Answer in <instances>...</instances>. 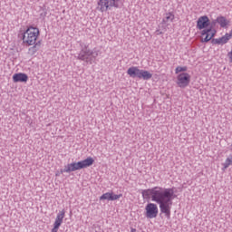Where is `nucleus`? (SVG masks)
I'll use <instances>...</instances> for the list:
<instances>
[{
  "mask_svg": "<svg viewBox=\"0 0 232 232\" xmlns=\"http://www.w3.org/2000/svg\"><path fill=\"white\" fill-rule=\"evenodd\" d=\"M127 73L130 75V77H138V79H143L144 81H150V79L153 77V74L149 71L140 70L136 66L130 67Z\"/></svg>",
  "mask_w": 232,
  "mask_h": 232,
  "instance_id": "5",
  "label": "nucleus"
},
{
  "mask_svg": "<svg viewBox=\"0 0 232 232\" xmlns=\"http://www.w3.org/2000/svg\"><path fill=\"white\" fill-rule=\"evenodd\" d=\"M59 175H61V170H60V172L55 173V177H59Z\"/></svg>",
  "mask_w": 232,
  "mask_h": 232,
  "instance_id": "19",
  "label": "nucleus"
},
{
  "mask_svg": "<svg viewBox=\"0 0 232 232\" xmlns=\"http://www.w3.org/2000/svg\"><path fill=\"white\" fill-rule=\"evenodd\" d=\"M175 21V14L173 12L166 13L162 18V24H165V26H169L170 23H173Z\"/></svg>",
  "mask_w": 232,
  "mask_h": 232,
  "instance_id": "13",
  "label": "nucleus"
},
{
  "mask_svg": "<svg viewBox=\"0 0 232 232\" xmlns=\"http://www.w3.org/2000/svg\"><path fill=\"white\" fill-rule=\"evenodd\" d=\"M222 170L226 171V169H227V168H229V166H232V156H228L225 162L222 163Z\"/></svg>",
  "mask_w": 232,
  "mask_h": 232,
  "instance_id": "16",
  "label": "nucleus"
},
{
  "mask_svg": "<svg viewBox=\"0 0 232 232\" xmlns=\"http://www.w3.org/2000/svg\"><path fill=\"white\" fill-rule=\"evenodd\" d=\"M198 30H201V42L209 43L215 35H217V30L211 26V20L208 15L200 16L197 21Z\"/></svg>",
  "mask_w": 232,
  "mask_h": 232,
  "instance_id": "2",
  "label": "nucleus"
},
{
  "mask_svg": "<svg viewBox=\"0 0 232 232\" xmlns=\"http://www.w3.org/2000/svg\"><path fill=\"white\" fill-rule=\"evenodd\" d=\"M13 81L14 82H28V75L23 72L14 73Z\"/></svg>",
  "mask_w": 232,
  "mask_h": 232,
  "instance_id": "14",
  "label": "nucleus"
},
{
  "mask_svg": "<svg viewBox=\"0 0 232 232\" xmlns=\"http://www.w3.org/2000/svg\"><path fill=\"white\" fill-rule=\"evenodd\" d=\"M141 195L145 200L150 198L152 202L159 204L161 213L165 214L167 218H170L171 206H173V198H175V190L173 188L154 187L142 190Z\"/></svg>",
  "mask_w": 232,
  "mask_h": 232,
  "instance_id": "1",
  "label": "nucleus"
},
{
  "mask_svg": "<svg viewBox=\"0 0 232 232\" xmlns=\"http://www.w3.org/2000/svg\"><path fill=\"white\" fill-rule=\"evenodd\" d=\"M159 216V207L155 203H149L145 207L146 218H157Z\"/></svg>",
  "mask_w": 232,
  "mask_h": 232,
  "instance_id": "8",
  "label": "nucleus"
},
{
  "mask_svg": "<svg viewBox=\"0 0 232 232\" xmlns=\"http://www.w3.org/2000/svg\"><path fill=\"white\" fill-rule=\"evenodd\" d=\"M228 34L230 35V37H232V28H231L230 32L228 33Z\"/></svg>",
  "mask_w": 232,
  "mask_h": 232,
  "instance_id": "21",
  "label": "nucleus"
},
{
  "mask_svg": "<svg viewBox=\"0 0 232 232\" xmlns=\"http://www.w3.org/2000/svg\"><path fill=\"white\" fill-rule=\"evenodd\" d=\"M39 37H41V31L39 28L30 25L22 34L23 44L25 46H34L33 48H37V46L41 44V42H37L39 41Z\"/></svg>",
  "mask_w": 232,
  "mask_h": 232,
  "instance_id": "3",
  "label": "nucleus"
},
{
  "mask_svg": "<svg viewBox=\"0 0 232 232\" xmlns=\"http://www.w3.org/2000/svg\"><path fill=\"white\" fill-rule=\"evenodd\" d=\"M188 72V67L187 66H178L175 69V73L179 74V73H186Z\"/></svg>",
  "mask_w": 232,
  "mask_h": 232,
  "instance_id": "17",
  "label": "nucleus"
},
{
  "mask_svg": "<svg viewBox=\"0 0 232 232\" xmlns=\"http://www.w3.org/2000/svg\"><path fill=\"white\" fill-rule=\"evenodd\" d=\"M216 23H218V24H219L221 28H227L230 22L225 16H218L216 19Z\"/></svg>",
  "mask_w": 232,
  "mask_h": 232,
  "instance_id": "15",
  "label": "nucleus"
},
{
  "mask_svg": "<svg viewBox=\"0 0 232 232\" xmlns=\"http://www.w3.org/2000/svg\"><path fill=\"white\" fill-rule=\"evenodd\" d=\"M227 57L229 59V62L232 63V51H230L228 53H227Z\"/></svg>",
  "mask_w": 232,
  "mask_h": 232,
  "instance_id": "18",
  "label": "nucleus"
},
{
  "mask_svg": "<svg viewBox=\"0 0 232 232\" xmlns=\"http://www.w3.org/2000/svg\"><path fill=\"white\" fill-rule=\"evenodd\" d=\"M93 162H95L93 158L88 157L83 160L67 164L63 169H61V173H72L73 171H79L80 169H84L86 168H90V166H93Z\"/></svg>",
  "mask_w": 232,
  "mask_h": 232,
  "instance_id": "4",
  "label": "nucleus"
},
{
  "mask_svg": "<svg viewBox=\"0 0 232 232\" xmlns=\"http://www.w3.org/2000/svg\"><path fill=\"white\" fill-rule=\"evenodd\" d=\"M121 0H99L98 10L100 12H108L111 8H119V3Z\"/></svg>",
  "mask_w": 232,
  "mask_h": 232,
  "instance_id": "6",
  "label": "nucleus"
},
{
  "mask_svg": "<svg viewBox=\"0 0 232 232\" xmlns=\"http://www.w3.org/2000/svg\"><path fill=\"white\" fill-rule=\"evenodd\" d=\"M64 210H62L59 214H57L56 218L53 223V227L52 228L51 232H57L59 231V227L63 224V220H64Z\"/></svg>",
  "mask_w": 232,
  "mask_h": 232,
  "instance_id": "9",
  "label": "nucleus"
},
{
  "mask_svg": "<svg viewBox=\"0 0 232 232\" xmlns=\"http://www.w3.org/2000/svg\"><path fill=\"white\" fill-rule=\"evenodd\" d=\"M229 41H231V35L229 34V33L225 34V35L213 39L212 43L213 44H219V45H224V44H227V43H229Z\"/></svg>",
  "mask_w": 232,
  "mask_h": 232,
  "instance_id": "11",
  "label": "nucleus"
},
{
  "mask_svg": "<svg viewBox=\"0 0 232 232\" xmlns=\"http://www.w3.org/2000/svg\"><path fill=\"white\" fill-rule=\"evenodd\" d=\"M122 197V194H114L113 192L104 193L100 197V200H119Z\"/></svg>",
  "mask_w": 232,
  "mask_h": 232,
  "instance_id": "12",
  "label": "nucleus"
},
{
  "mask_svg": "<svg viewBox=\"0 0 232 232\" xmlns=\"http://www.w3.org/2000/svg\"><path fill=\"white\" fill-rule=\"evenodd\" d=\"M130 232H137V229L131 228V229H130Z\"/></svg>",
  "mask_w": 232,
  "mask_h": 232,
  "instance_id": "20",
  "label": "nucleus"
},
{
  "mask_svg": "<svg viewBox=\"0 0 232 232\" xmlns=\"http://www.w3.org/2000/svg\"><path fill=\"white\" fill-rule=\"evenodd\" d=\"M191 82V75L188 72H180L177 75L176 84L179 88H188Z\"/></svg>",
  "mask_w": 232,
  "mask_h": 232,
  "instance_id": "7",
  "label": "nucleus"
},
{
  "mask_svg": "<svg viewBox=\"0 0 232 232\" xmlns=\"http://www.w3.org/2000/svg\"><path fill=\"white\" fill-rule=\"evenodd\" d=\"M92 55H93V51L88 49V47L85 46L78 54V59H80V61H85L86 63H88Z\"/></svg>",
  "mask_w": 232,
  "mask_h": 232,
  "instance_id": "10",
  "label": "nucleus"
}]
</instances>
